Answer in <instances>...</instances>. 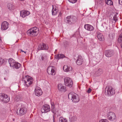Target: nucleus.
<instances>
[{"instance_id": "f257e3e1", "label": "nucleus", "mask_w": 122, "mask_h": 122, "mask_svg": "<svg viewBox=\"0 0 122 122\" xmlns=\"http://www.w3.org/2000/svg\"><path fill=\"white\" fill-rule=\"evenodd\" d=\"M68 98L74 102H78L80 100L77 95L73 92H71L69 94Z\"/></svg>"}, {"instance_id": "f03ea898", "label": "nucleus", "mask_w": 122, "mask_h": 122, "mask_svg": "<svg viewBox=\"0 0 122 122\" xmlns=\"http://www.w3.org/2000/svg\"><path fill=\"white\" fill-rule=\"evenodd\" d=\"M28 35L31 36H36L38 33V30L36 27H34L28 30L27 31Z\"/></svg>"}, {"instance_id": "7ed1b4c3", "label": "nucleus", "mask_w": 122, "mask_h": 122, "mask_svg": "<svg viewBox=\"0 0 122 122\" xmlns=\"http://www.w3.org/2000/svg\"><path fill=\"white\" fill-rule=\"evenodd\" d=\"M105 94L108 96H111L115 93L114 89L111 86H107L105 89Z\"/></svg>"}, {"instance_id": "20e7f679", "label": "nucleus", "mask_w": 122, "mask_h": 122, "mask_svg": "<svg viewBox=\"0 0 122 122\" xmlns=\"http://www.w3.org/2000/svg\"><path fill=\"white\" fill-rule=\"evenodd\" d=\"M22 81H25V83L27 86H29L32 84L33 79L32 77L27 76L23 78Z\"/></svg>"}, {"instance_id": "39448f33", "label": "nucleus", "mask_w": 122, "mask_h": 122, "mask_svg": "<svg viewBox=\"0 0 122 122\" xmlns=\"http://www.w3.org/2000/svg\"><path fill=\"white\" fill-rule=\"evenodd\" d=\"M77 18L74 16H68L66 17V22L71 24L74 23L76 21Z\"/></svg>"}, {"instance_id": "423d86ee", "label": "nucleus", "mask_w": 122, "mask_h": 122, "mask_svg": "<svg viewBox=\"0 0 122 122\" xmlns=\"http://www.w3.org/2000/svg\"><path fill=\"white\" fill-rule=\"evenodd\" d=\"M65 85L69 87H71L73 85V82L71 79L69 77H66L64 79Z\"/></svg>"}, {"instance_id": "0eeeda50", "label": "nucleus", "mask_w": 122, "mask_h": 122, "mask_svg": "<svg viewBox=\"0 0 122 122\" xmlns=\"http://www.w3.org/2000/svg\"><path fill=\"white\" fill-rule=\"evenodd\" d=\"M0 99L3 102H8L10 100L8 95L4 93L0 94Z\"/></svg>"}, {"instance_id": "6e6552de", "label": "nucleus", "mask_w": 122, "mask_h": 122, "mask_svg": "<svg viewBox=\"0 0 122 122\" xmlns=\"http://www.w3.org/2000/svg\"><path fill=\"white\" fill-rule=\"evenodd\" d=\"M27 112V109L24 107H22L20 108L19 111H17V114L20 116H22L25 114Z\"/></svg>"}, {"instance_id": "1a4fd4ad", "label": "nucleus", "mask_w": 122, "mask_h": 122, "mask_svg": "<svg viewBox=\"0 0 122 122\" xmlns=\"http://www.w3.org/2000/svg\"><path fill=\"white\" fill-rule=\"evenodd\" d=\"M107 117L108 119L111 121H113L116 118L115 114L112 112H108L107 114Z\"/></svg>"}, {"instance_id": "9d476101", "label": "nucleus", "mask_w": 122, "mask_h": 122, "mask_svg": "<svg viewBox=\"0 0 122 122\" xmlns=\"http://www.w3.org/2000/svg\"><path fill=\"white\" fill-rule=\"evenodd\" d=\"M116 13L114 12L112 13L109 16V18L110 20L113 22V21H114V23H115L117 20V16Z\"/></svg>"}, {"instance_id": "9b49d317", "label": "nucleus", "mask_w": 122, "mask_h": 122, "mask_svg": "<svg viewBox=\"0 0 122 122\" xmlns=\"http://www.w3.org/2000/svg\"><path fill=\"white\" fill-rule=\"evenodd\" d=\"M50 110L49 106L48 105H44L41 109V112L42 113L46 112Z\"/></svg>"}, {"instance_id": "f8f14e48", "label": "nucleus", "mask_w": 122, "mask_h": 122, "mask_svg": "<svg viewBox=\"0 0 122 122\" xmlns=\"http://www.w3.org/2000/svg\"><path fill=\"white\" fill-rule=\"evenodd\" d=\"M9 23L6 21L2 22L1 24V29L2 30H6L9 27Z\"/></svg>"}, {"instance_id": "ddd939ff", "label": "nucleus", "mask_w": 122, "mask_h": 122, "mask_svg": "<svg viewBox=\"0 0 122 122\" xmlns=\"http://www.w3.org/2000/svg\"><path fill=\"white\" fill-rule=\"evenodd\" d=\"M54 67L53 66H49L48 67L47 71L49 74L54 75L55 70L54 69Z\"/></svg>"}, {"instance_id": "4468645a", "label": "nucleus", "mask_w": 122, "mask_h": 122, "mask_svg": "<svg viewBox=\"0 0 122 122\" xmlns=\"http://www.w3.org/2000/svg\"><path fill=\"white\" fill-rule=\"evenodd\" d=\"M48 46L43 43L42 45L40 44L39 45L38 47V50H46L48 49Z\"/></svg>"}, {"instance_id": "2eb2a0df", "label": "nucleus", "mask_w": 122, "mask_h": 122, "mask_svg": "<svg viewBox=\"0 0 122 122\" xmlns=\"http://www.w3.org/2000/svg\"><path fill=\"white\" fill-rule=\"evenodd\" d=\"M30 14V12L29 11L25 10H22L20 12V15L23 18L29 15Z\"/></svg>"}, {"instance_id": "dca6fc26", "label": "nucleus", "mask_w": 122, "mask_h": 122, "mask_svg": "<svg viewBox=\"0 0 122 122\" xmlns=\"http://www.w3.org/2000/svg\"><path fill=\"white\" fill-rule=\"evenodd\" d=\"M113 51L111 50H106L105 51V55L107 57H110L113 54Z\"/></svg>"}, {"instance_id": "f3484780", "label": "nucleus", "mask_w": 122, "mask_h": 122, "mask_svg": "<svg viewBox=\"0 0 122 122\" xmlns=\"http://www.w3.org/2000/svg\"><path fill=\"white\" fill-rule=\"evenodd\" d=\"M40 89L36 88L35 90V94L37 96H39L42 94V92Z\"/></svg>"}, {"instance_id": "a211bd4d", "label": "nucleus", "mask_w": 122, "mask_h": 122, "mask_svg": "<svg viewBox=\"0 0 122 122\" xmlns=\"http://www.w3.org/2000/svg\"><path fill=\"white\" fill-rule=\"evenodd\" d=\"M77 64L78 65H81L82 64L83 60L81 56H79L78 57V58L76 61Z\"/></svg>"}, {"instance_id": "6ab92c4d", "label": "nucleus", "mask_w": 122, "mask_h": 122, "mask_svg": "<svg viewBox=\"0 0 122 122\" xmlns=\"http://www.w3.org/2000/svg\"><path fill=\"white\" fill-rule=\"evenodd\" d=\"M63 69L64 71L66 72H68L72 70V67L71 66H68L67 65L64 66Z\"/></svg>"}, {"instance_id": "aec40b11", "label": "nucleus", "mask_w": 122, "mask_h": 122, "mask_svg": "<svg viewBox=\"0 0 122 122\" xmlns=\"http://www.w3.org/2000/svg\"><path fill=\"white\" fill-rule=\"evenodd\" d=\"M84 28L88 30L91 31L94 29L93 26L89 24L85 25H84Z\"/></svg>"}, {"instance_id": "412c9836", "label": "nucleus", "mask_w": 122, "mask_h": 122, "mask_svg": "<svg viewBox=\"0 0 122 122\" xmlns=\"http://www.w3.org/2000/svg\"><path fill=\"white\" fill-rule=\"evenodd\" d=\"M58 88L59 90L61 91L65 92L66 90L65 87L61 84H59Z\"/></svg>"}, {"instance_id": "4be33fe9", "label": "nucleus", "mask_w": 122, "mask_h": 122, "mask_svg": "<svg viewBox=\"0 0 122 122\" xmlns=\"http://www.w3.org/2000/svg\"><path fill=\"white\" fill-rule=\"evenodd\" d=\"M12 67L13 68L18 69L21 67V64L18 62H15Z\"/></svg>"}, {"instance_id": "5701e85b", "label": "nucleus", "mask_w": 122, "mask_h": 122, "mask_svg": "<svg viewBox=\"0 0 122 122\" xmlns=\"http://www.w3.org/2000/svg\"><path fill=\"white\" fill-rule=\"evenodd\" d=\"M102 73V69H99L95 72V75L97 76H99Z\"/></svg>"}, {"instance_id": "b1692460", "label": "nucleus", "mask_w": 122, "mask_h": 122, "mask_svg": "<svg viewBox=\"0 0 122 122\" xmlns=\"http://www.w3.org/2000/svg\"><path fill=\"white\" fill-rule=\"evenodd\" d=\"M8 62L11 66L12 67L14 66V64L15 62L12 59H9L8 60Z\"/></svg>"}, {"instance_id": "393cba45", "label": "nucleus", "mask_w": 122, "mask_h": 122, "mask_svg": "<svg viewBox=\"0 0 122 122\" xmlns=\"http://www.w3.org/2000/svg\"><path fill=\"white\" fill-rule=\"evenodd\" d=\"M97 37L99 40L101 41L103 40L104 37L101 34H100L97 35Z\"/></svg>"}, {"instance_id": "a878e982", "label": "nucleus", "mask_w": 122, "mask_h": 122, "mask_svg": "<svg viewBox=\"0 0 122 122\" xmlns=\"http://www.w3.org/2000/svg\"><path fill=\"white\" fill-rule=\"evenodd\" d=\"M7 7L10 10H11L14 9V6L13 5L11 4H9L7 5Z\"/></svg>"}, {"instance_id": "bb28decb", "label": "nucleus", "mask_w": 122, "mask_h": 122, "mask_svg": "<svg viewBox=\"0 0 122 122\" xmlns=\"http://www.w3.org/2000/svg\"><path fill=\"white\" fill-rule=\"evenodd\" d=\"M106 3L108 5H111L113 4V2L111 0H106Z\"/></svg>"}, {"instance_id": "cd10ccee", "label": "nucleus", "mask_w": 122, "mask_h": 122, "mask_svg": "<svg viewBox=\"0 0 122 122\" xmlns=\"http://www.w3.org/2000/svg\"><path fill=\"white\" fill-rule=\"evenodd\" d=\"M64 57H65V56L64 55L62 54L58 55H57L56 56V58L60 59Z\"/></svg>"}, {"instance_id": "c85d7f7f", "label": "nucleus", "mask_w": 122, "mask_h": 122, "mask_svg": "<svg viewBox=\"0 0 122 122\" xmlns=\"http://www.w3.org/2000/svg\"><path fill=\"white\" fill-rule=\"evenodd\" d=\"M77 118L76 116H74L72 117L71 119V122H74L75 121H76Z\"/></svg>"}, {"instance_id": "c756f323", "label": "nucleus", "mask_w": 122, "mask_h": 122, "mask_svg": "<svg viewBox=\"0 0 122 122\" xmlns=\"http://www.w3.org/2000/svg\"><path fill=\"white\" fill-rule=\"evenodd\" d=\"M59 122H67V120L66 119H64L61 117L59 118Z\"/></svg>"}, {"instance_id": "7c9ffc66", "label": "nucleus", "mask_w": 122, "mask_h": 122, "mask_svg": "<svg viewBox=\"0 0 122 122\" xmlns=\"http://www.w3.org/2000/svg\"><path fill=\"white\" fill-rule=\"evenodd\" d=\"M64 45L65 47H67L69 46V42L67 41H66L64 43Z\"/></svg>"}, {"instance_id": "2f4dec72", "label": "nucleus", "mask_w": 122, "mask_h": 122, "mask_svg": "<svg viewBox=\"0 0 122 122\" xmlns=\"http://www.w3.org/2000/svg\"><path fill=\"white\" fill-rule=\"evenodd\" d=\"M4 61L3 59L0 58V65H1L4 62Z\"/></svg>"}, {"instance_id": "473e14b6", "label": "nucleus", "mask_w": 122, "mask_h": 122, "mask_svg": "<svg viewBox=\"0 0 122 122\" xmlns=\"http://www.w3.org/2000/svg\"><path fill=\"white\" fill-rule=\"evenodd\" d=\"M99 122H109L107 119H102L99 121Z\"/></svg>"}, {"instance_id": "72a5a7b5", "label": "nucleus", "mask_w": 122, "mask_h": 122, "mask_svg": "<svg viewBox=\"0 0 122 122\" xmlns=\"http://www.w3.org/2000/svg\"><path fill=\"white\" fill-rule=\"evenodd\" d=\"M118 41H122V33L119 36L118 39Z\"/></svg>"}, {"instance_id": "f704fd0d", "label": "nucleus", "mask_w": 122, "mask_h": 122, "mask_svg": "<svg viewBox=\"0 0 122 122\" xmlns=\"http://www.w3.org/2000/svg\"><path fill=\"white\" fill-rule=\"evenodd\" d=\"M69 1L72 3H75L77 1V0H68Z\"/></svg>"}, {"instance_id": "c9c22d12", "label": "nucleus", "mask_w": 122, "mask_h": 122, "mask_svg": "<svg viewBox=\"0 0 122 122\" xmlns=\"http://www.w3.org/2000/svg\"><path fill=\"white\" fill-rule=\"evenodd\" d=\"M53 10H52V14L53 15H56V13L57 12L56 11H53Z\"/></svg>"}, {"instance_id": "e433bc0d", "label": "nucleus", "mask_w": 122, "mask_h": 122, "mask_svg": "<svg viewBox=\"0 0 122 122\" xmlns=\"http://www.w3.org/2000/svg\"><path fill=\"white\" fill-rule=\"evenodd\" d=\"M51 110H54L55 108L54 105V104H52V103L51 104Z\"/></svg>"}, {"instance_id": "4c0bfd02", "label": "nucleus", "mask_w": 122, "mask_h": 122, "mask_svg": "<svg viewBox=\"0 0 122 122\" xmlns=\"http://www.w3.org/2000/svg\"><path fill=\"white\" fill-rule=\"evenodd\" d=\"M92 91V89L90 88H89L87 92L88 93H89L91 92Z\"/></svg>"}, {"instance_id": "58836bf2", "label": "nucleus", "mask_w": 122, "mask_h": 122, "mask_svg": "<svg viewBox=\"0 0 122 122\" xmlns=\"http://www.w3.org/2000/svg\"><path fill=\"white\" fill-rule=\"evenodd\" d=\"M55 7V6H54L53 5H52L53 8L52 10H53V11H56V8H54Z\"/></svg>"}, {"instance_id": "ea45409f", "label": "nucleus", "mask_w": 122, "mask_h": 122, "mask_svg": "<svg viewBox=\"0 0 122 122\" xmlns=\"http://www.w3.org/2000/svg\"><path fill=\"white\" fill-rule=\"evenodd\" d=\"M118 1L119 4L122 5V0H118Z\"/></svg>"}, {"instance_id": "a19ab883", "label": "nucleus", "mask_w": 122, "mask_h": 122, "mask_svg": "<svg viewBox=\"0 0 122 122\" xmlns=\"http://www.w3.org/2000/svg\"><path fill=\"white\" fill-rule=\"evenodd\" d=\"M45 56H41V60L42 61H43L44 60V59L45 58Z\"/></svg>"}, {"instance_id": "79ce46f5", "label": "nucleus", "mask_w": 122, "mask_h": 122, "mask_svg": "<svg viewBox=\"0 0 122 122\" xmlns=\"http://www.w3.org/2000/svg\"><path fill=\"white\" fill-rule=\"evenodd\" d=\"M61 13L60 12L59 13V15H60V16H61Z\"/></svg>"}, {"instance_id": "37998d69", "label": "nucleus", "mask_w": 122, "mask_h": 122, "mask_svg": "<svg viewBox=\"0 0 122 122\" xmlns=\"http://www.w3.org/2000/svg\"><path fill=\"white\" fill-rule=\"evenodd\" d=\"M53 122H54V116H53Z\"/></svg>"}, {"instance_id": "c03bdc74", "label": "nucleus", "mask_w": 122, "mask_h": 122, "mask_svg": "<svg viewBox=\"0 0 122 122\" xmlns=\"http://www.w3.org/2000/svg\"><path fill=\"white\" fill-rule=\"evenodd\" d=\"M22 122H28L26 121H23Z\"/></svg>"}, {"instance_id": "a18cd8bd", "label": "nucleus", "mask_w": 122, "mask_h": 122, "mask_svg": "<svg viewBox=\"0 0 122 122\" xmlns=\"http://www.w3.org/2000/svg\"><path fill=\"white\" fill-rule=\"evenodd\" d=\"M20 50L21 51H22V52H24V51H23L22 50Z\"/></svg>"}, {"instance_id": "49530a36", "label": "nucleus", "mask_w": 122, "mask_h": 122, "mask_svg": "<svg viewBox=\"0 0 122 122\" xmlns=\"http://www.w3.org/2000/svg\"><path fill=\"white\" fill-rule=\"evenodd\" d=\"M24 52L25 54H26V51H24V52Z\"/></svg>"}, {"instance_id": "de8ad7c7", "label": "nucleus", "mask_w": 122, "mask_h": 122, "mask_svg": "<svg viewBox=\"0 0 122 122\" xmlns=\"http://www.w3.org/2000/svg\"><path fill=\"white\" fill-rule=\"evenodd\" d=\"M121 47L122 48V44L121 45Z\"/></svg>"}, {"instance_id": "09e8293b", "label": "nucleus", "mask_w": 122, "mask_h": 122, "mask_svg": "<svg viewBox=\"0 0 122 122\" xmlns=\"http://www.w3.org/2000/svg\"><path fill=\"white\" fill-rule=\"evenodd\" d=\"M14 120H15V119H13V121H14Z\"/></svg>"}]
</instances>
